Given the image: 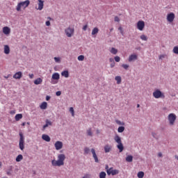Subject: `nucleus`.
<instances>
[{"instance_id":"obj_15","label":"nucleus","mask_w":178,"mask_h":178,"mask_svg":"<svg viewBox=\"0 0 178 178\" xmlns=\"http://www.w3.org/2000/svg\"><path fill=\"white\" fill-rule=\"evenodd\" d=\"M38 10H42V9H44V1L38 0Z\"/></svg>"},{"instance_id":"obj_16","label":"nucleus","mask_w":178,"mask_h":178,"mask_svg":"<svg viewBox=\"0 0 178 178\" xmlns=\"http://www.w3.org/2000/svg\"><path fill=\"white\" fill-rule=\"evenodd\" d=\"M3 33L6 35H9V34H10V28H9L8 26H4L3 28Z\"/></svg>"},{"instance_id":"obj_3","label":"nucleus","mask_w":178,"mask_h":178,"mask_svg":"<svg viewBox=\"0 0 178 178\" xmlns=\"http://www.w3.org/2000/svg\"><path fill=\"white\" fill-rule=\"evenodd\" d=\"M114 140L115 143H118L117 148L119 149L120 152H123V149H124V147H123V143H122V138H120V136L118 135H115L114 137Z\"/></svg>"},{"instance_id":"obj_41","label":"nucleus","mask_w":178,"mask_h":178,"mask_svg":"<svg viewBox=\"0 0 178 178\" xmlns=\"http://www.w3.org/2000/svg\"><path fill=\"white\" fill-rule=\"evenodd\" d=\"M165 58H166V54H161L159 56V59L160 60L165 59Z\"/></svg>"},{"instance_id":"obj_28","label":"nucleus","mask_w":178,"mask_h":178,"mask_svg":"<svg viewBox=\"0 0 178 178\" xmlns=\"http://www.w3.org/2000/svg\"><path fill=\"white\" fill-rule=\"evenodd\" d=\"M61 76H63L64 77H65L66 79H67V77H69V71H63L61 73Z\"/></svg>"},{"instance_id":"obj_31","label":"nucleus","mask_w":178,"mask_h":178,"mask_svg":"<svg viewBox=\"0 0 178 178\" xmlns=\"http://www.w3.org/2000/svg\"><path fill=\"white\" fill-rule=\"evenodd\" d=\"M106 172H101L99 173V178H106Z\"/></svg>"},{"instance_id":"obj_19","label":"nucleus","mask_w":178,"mask_h":178,"mask_svg":"<svg viewBox=\"0 0 178 178\" xmlns=\"http://www.w3.org/2000/svg\"><path fill=\"white\" fill-rule=\"evenodd\" d=\"M52 80H59L60 79V75L58 72H55L52 74L51 76Z\"/></svg>"},{"instance_id":"obj_36","label":"nucleus","mask_w":178,"mask_h":178,"mask_svg":"<svg viewBox=\"0 0 178 178\" xmlns=\"http://www.w3.org/2000/svg\"><path fill=\"white\" fill-rule=\"evenodd\" d=\"M140 39L143 41H147L148 40V38L145 35H140Z\"/></svg>"},{"instance_id":"obj_46","label":"nucleus","mask_w":178,"mask_h":178,"mask_svg":"<svg viewBox=\"0 0 178 178\" xmlns=\"http://www.w3.org/2000/svg\"><path fill=\"white\" fill-rule=\"evenodd\" d=\"M118 30L120 31L121 34L123 35V28H122V26H120L118 28Z\"/></svg>"},{"instance_id":"obj_51","label":"nucleus","mask_w":178,"mask_h":178,"mask_svg":"<svg viewBox=\"0 0 178 178\" xmlns=\"http://www.w3.org/2000/svg\"><path fill=\"white\" fill-rule=\"evenodd\" d=\"M29 76L30 77V79H33L34 78V74H29Z\"/></svg>"},{"instance_id":"obj_34","label":"nucleus","mask_w":178,"mask_h":178,"mask_svg":"<svg viewBox=\"0 0 178 178\" xmlns=\"http://www.w3.org/2000/svg\"><path fill=\"white\" fill-rule=\"evenodd\" d=\"M118 131V133H123V131H124V127H119Z\"/></svg>"},{"instance_id":"obj_37","label":"nucleus","mask_w":178,"mask_h":178,"mask_svg":"<svg viewBox=\"0 0 178 178\" xmlns=\"http://www.w3.org/2000/svg\"><path fill=\"white\" fill-rule=\"evenodd\" d=\"M115 122L117 123V124H119L120 126H124V122H121V121L119 120H115Z\"/></svg>"},{"instance_id":"obj_2","label":"nucleus","mask_w":178,"mask_h":178,"mask_svg":"<svg viewBox=\"0 0 178 178\" xmlns=\"http://www.w3.org/2000/svg\"><path fill=\"white\" fill-rule=\"evenodd\" d=\"M29 5H30L29 0H26L25 1H22L20 3H18V4L16 7V10L17 12H20L22 10V8H23L24 9H26V8H27L29 6Z\"/></svg>"},{"instance_id":"obj_20","label":"nucleus","mask_w":178,"mask_h":178,"mask_svg":"<svg viewBox=\"0 0 178 178\" xmlns=\"http://www.w3.org/2000/svg\"><path fill=\"white\" fill-rule=\"evenodd\" d=\"M4 54H6V55L10 54V48L7 44L4 45Z\"/></svg>"},{"instance_id":"obj_61","label":"nucleus","mask_w":178,"mask_h":178,"mask_svg":"<svg viewBox=\"0 0 178 178\" xmlns=\"http://www.w3.org/2000/svg\"><path fill=\"white\" fill-rule=\"evenodd\" d=\"M152 136H153V137H155V134L152 133Z\"/></svg>"},{"instance_id":"obj_12","label":"nucleus","mask_w":178,"mask_h":178,"mask_svg":"<svg viewBox=\"0 0 178 178\" xmlns=\"http://www.w3.org/2000/svg\"><path fill=\"white\" fill-rule=\"evenodd\" d=\"M167 20L170 23H172L173 22V20H175V13H171L170 14H168V15H167Z\"/></svg>"},{"instance_id":"obj_17","label":"nucleus","mask_w":178,"mask_h":178,"mask_svg":"<svg viewBox=\"0 0 178 178\" xmlns=\"http://www.w3.org/2000/svg\"><path fill=\"white\" fill-rule=\"evenodd\" d=\"M45 123L46 124L44 125H43V127H42L43 130H45V129L47 127H48L49 126H52V122H51V120H46Z\"/></svg>"},{"instance_id":"obj_44","label":"nucleus","mask_w":178,"mask_h":178,"mask_svg":"<svg viewBox=\"0 0 178 178\" xmlns=\"http://www.w3.org/2000/svg\"><path fill=\"white\" fill-rule=\"evenodd\" d=\"M54 60H55V62L59 63V62H60V58L58 57H55Z\"/></svg>"},{"instance_id":"obj_4","label":"nucleus","mask_w":178,"mask_h":178,"mask_svg":"<svg viewBox=\"0 0 178 178\" xmlns=\"http://www.w3.org/2000/svg\"><path fill=\"white\" fill-rule=\"evenodd\" d=\"M153 97L158 99L159 98H165V94L162 92L160 90L156 89L153 92Z\"/></svg>"},{"instance_id":"obj_35","label":"nucleus","mask_w":178,"mask_h":178,"mask_svg":"<svg viewBox=\"0 0 178 178\" xmlns=\"http://www.w3.org/2000/svg\"><path fill=\"white\" fill-rule=\"evenodd\" d=\"M88 154H90V148L85 147L84 148V155H87Z\"/></svg>"},{"instance_id":"obj_56","label":"nucleus","mask_w":178,"mask_h":178,"mask_svg":"<svg viewBox=\"0 0 178 178\" xmlns=\"http://www.w3.org/2000/svg\"><path fill=\"white\" fill-rule=\"evenodd\" d=\"M12 170V169L10 170V171H7V175L8 176H10L11 173H10V171Z\"/></svg>"},{"instance_id":"obj_9","label":"nucleus","mask_w":178,"mask_h":178,"mask_svg":"<svg viewBox=\"0 0 178 178\" xmlns=\"http://www.w3.org/2000/svg\"><path fill=\"white\" fill-rule=\"evenodd\" d=\"M136 27L140 31H143L145 27V22L144 21H138L136 24Z\"/></svg>"},{"instance_id":"obj_18","label":"nucleus","mask_w":178,"mask_h":178,"mask_svg":"<svg viewBox=\"0 0 178 178\" xmlns=\"http://www.w3.org/2000/svg\"><path fill=\"white\" fill-rule=\"evenodd\" d=\"M42 138L44 141H47V143H49V141H51V138L47 134L42 135Z\"/></svg>"},{"instance_id":"obj_50","label":"nucleus","mask_w":178,"mask_h":178,"mask_svg":"<svg viewBox=\"0 0 178 178\" xmlns=\"http://www.w3.org/2000/svg\"><path fill=\"white\" fill-rule=\"evenodd\" d=\"M46 26H51V22L47 21V22H46Z\"/></svg>"},{"instance_id":"obj_42","label":"nucleus","mask_w":178,"mask_h":178,"mask_svg":"<svg viewBox=\"0 0 178 178\" xmlns=\"http://www.w3.org/2000/svg\"><path fill=\"white\" fill-rule=\"evenodd\" d=\"M122 67L125 69V70H127L129 69V65L127 64H122Z\"/></svg>"},{"instance_id":"obj_54","label":"nucleus","mask_w":178,"mask_h":178,"mask_svg":"<svg viewBox=\"0 0 178 178\" xmlns=\"http://www.w3.org/2000/svg\"><path fill=\"white\" fill-rule=\"evenodd\" d=\"M10 115H15V113H16V111L14 110V111H11L10 112Z\"/></svg>"},{"instance_id":"obj_14","label":"nucleus","mask_w":178,"mask_h":178,"mask_svg":"<svg viewBox=\"0 0 178 178\" xmlns=\"http://www.w3.org/2000/svg\"><path fill=\"white\" fill-rule=\"evenodd\" d=\"M104 152L108 154V152H111L112 151V145L107 144L104 146Z\"/></svg>"},{"instance_id":"obj_11","label":"nucleus","mask_w":178,"mask_h":178,"mask_svg":"<svg viewBox=\"0 0 178 178\" xmlns=\"http://www.w3.org/2000/svg\"><path fill=\"white\" fill-rule=\"evenodd\" d=\"M13 79H15V80H20L22 77H23V73L22 72H17L13 75Z\"/></svg>"},{"instance_id":"obj_39","label":"nucleus","mask_w":178,"mask_h":178,"mask_svg":"<svg viewBox=\"0 0 178 178\" xmlns=\"http://www.w3.org/2000/svg\"><path fill=\"white\" fill-rule=\"evenodd\" d=\"M78 60H79V61H83V60H84V56H83V55L79 56H78Z\"/></svg>"},{"instance_id":"obj_30","label":"nucleus","mask_w":178,"mask_h":178,"mask_svg":"<svg viewBox=\"0 0 178 178\" xmlns=\"http://www.w3.org/2000/svg\"><path fill=\"white\" fill-rule=\"evenodd\" d=\"M127 162H133V156L129 155L126 157Z\"/></svg>"},{"instance_id":"obj_43","label":"nucleus","mask_w":178,"mask_h":178,"mask_svg":"<svg viewBox=\"0 0 178 178\" xmlns=\"http://www.w3.org/2000/svg\"><path fill=\"white\" fill-rule=\"evenodd\" d=\"M115 62H120V57H119L118 56H116L115 58H114Z\"/></svg>"},{"instance_id":"obj_7","label":"nucleus","mask_w":178,"mask_h":178,"mask_svg":"<svg viewBox=\"0 0 178 178\" xmlns=\"http://www.w3.org/2000/svg\"><path fill=\"white\" fill-rule=\"evenodd\" d=\"M177 116L175 115V113H170L168 115V119L169 120V123L170 126H173L175 124V122H176Z\"/></svg>"},{"instance_id":"obj_53","label":"nucleus","mask_w":178,"mask_h":178,"mask_svg":"<svg viewBox=\"0 0 178 178\" xmlns=\"http://www.w3.org/2000/svg\"><path fill=\"white\" fill-rule=\"evenodd\" d=\"M109 62L113 63V62H115V60L113 58H109Z\"/></svg>"},{"instance_id":"obj_25","label":"nucleus","mask_w":178,"mask_h":178,"mask_svg":"<svg viewBox=\"0 0 178 178\" xmlns=\"http://www.w3.org/2000/svg\"><path fill=\"white\" fill-rule=\"evenodd\" d=\"M48 106V103L44 102L40 104V109H46Z\"/></svg>"},{"instance_id":"obj_1","label":"nucleus","mask_w":178,"mask_h":178,"mask_svg":"<svg viewBox=\"0 0 178 178\" xmlns=\"http://www.w3.org/2000/svg\"><path fill=\"white\" fill-rule=\"evenodd\" d=\"M65 159H66V155L60 154L57 156V160H52V166H63L65 165Z\"/></svg>"},{"instance_id":"obj_49","label":"nucleus","mask_w":178,"mask_h":178,"mask_svg":"<svg viewBox=\"0 0 178 178\" xmlns=\"http://www.w3.org/2000/svg\"><path fill=\"white\" fill-rule=\"evenodd\" d=\"M83 178H90V175L89 174H86Z\"/></svg>"},{"instance_id":"obj_45","label":"nucleus","mask_w":178,"mask_h":178,"mask_svg":"<svg viewBox=\"0 0 178 178\" xmlns=\"http://www.w3.org/2000/svg\"><path fill=\"white\" fill-rule=\"evenodd\" d=\"M114 20L115 22H120V19H119V17L118 16L115 17Z\"/></svg>"},{"instance_id":"obj_24","label":"nucleus","mask_w":178,"mask_h":178,"mask_svg":"<svg viewBox=\"0 0 178 178\" xmlns=\"http://www.w3.org/2000/svg\"><path fill=\"white\" fill-rule=\"evenodd\" d=\"M15 119L16 122H19L20 119H23V115L22 114H17L15 117Z\"/></svg>"},{"instance_id":"obj_62","label":"nucleus","mask_w":178,"mask_h":178,"mask_svg":"<svg viewBox=\"0 0 178 178\" xmlns=\"http://www.w3.org/2000/svg\"><path fill=\"white\" fill-rule=\"evenodd\" d=\"M137 108H140V104H137Z\"/></svg>"},{"instance_id":"obj_10","label":"nucleus","mask_w":178,"mask_h":178,"mask_svg":"<svg viewBox=\"0 0 178 178\" xmlns=\"http://www.w3.org/2000/svg\"><path fill=\"white\" fill-rule=\"evenodd\" d=\"M54 147H55L56 151H59V149H62V148H63V143L58 140L55 143Z\"/></svg>"},{"instance_id":"obj_27","label":"nucleus","mask_w":178,"mask_h":178,"mask_svg":"<svg viewBox=\"0 0 178 178\" xmlns=\"http://www.w3.org/2000/svg\"><path fill=\"white\" fill-rule=\"evenodd\" d=\"M16 162H21V161H23V155L22 154H19L16 159H15Z\"/></svg>"},{"instance_id":"obj_60","label":"nucleus","mask_w":178,"mask_h":178,"mask_svg":"<svg viewBox=\"0 0 178 178\" xmlns=\"http://www.w3.org/2000/svg\"><path fill=\"white\" fill-rule=\"evenodd\" d=\"M22 126H26V122H23V123L22 124Z\"/></svg>"},{"instance_id":"obj_23","label":"nucleus","mask_w":178,"mask_h":178,"mask_svg":"<svg viewBox=\"0 0 178 178\" xmlns=\"http://www.w3.org/2000/svg\"><path fill=\"white\" fill-rule=\"evenodd\" d=\"M99 32V29L97 27H95L92 31V35H95Z\"/></svg>"},{"instance_id":"obj_63","label":"nucleus","mask_w":178,"mask_h":178,"mask_svg":"<svg viewBox=\"0 0 178 178\" xmlns=\"http://www.w3.org/2000/svg\"><path fill=\"white\" fill-rule=\"evenodd\" d=\"M49 20H51V17H48L47 18Z\"/></svg>"},{"instance_id":"obj_6","label":"nucleus","mask_w":178,"mask_h":178,"mask_svg":"<svg viewBox=\"0 0 178 178\" xmlns=\"http://www.w3.org/2000/svg\"><path fill=\"white\" fill-rule=\"evenodd\" d=\"M19 149H21V151H23V149H24V136H23V134L22 132L19 133Z\"/></svg>"},{"instance_id":"obj_59","label":"nucleus","mask_w":178,"mask_h":178,"mask_svg":"<svg viewBox=\"0 0 178 178\" xmlns=\"http://www.w3.org/2000/svg\"><path fill=\"white\" fill-rule=\"evenodd\" d=\"M9 76L10 75H8L7 76H4V79H9Z\"/></svg>"},{"instance_id":"obj_48","label":"nucleus","mask_w":178,"mask_h":178,"mask_svg":"<svg viewBox=\"0 0 178 178\" xmlns=\"http://www.w3.org/2000/svg\"><path fill=\"white\" fill-rule=\"evenodd\" d=\"M88 27V25L86 24V25H84L83 27V31H86L87 30V28Z\"/></svg>"},{"instance_id":"obj_32","label":"nucleus","mask_w":178,"mask_h":178,"mask_svg":"<svg viewBox=\"0 0 178 178\" xmlns=\"http://www.w3.org/2000/svg\"><path fill=\"white\" fill-rule=\"evenodd\" d=\"M111 53L113 54V55H116V54H118V49H115V47H112Z\"/></svg>"},{"instance_id":"obj_29","label":"nucleus","mask_w":178,"mask_h":178,"mask_svg":"<svg viewBox=\"0 0 178 178\" xmlns=\"http://www.w3.org/2000/svg\"><path fill=\"white\" fill-rule=\"evenodd\" d=\"M86 133L88 136H89L90 137H92V130L91 129V128L87 129Z\"/></svg>"},{"instance_id":"obj_33","label":"nucleus","mask_w":178,"mask_h":178,"mask_svg":"<svg viewBox=\"0 0 178 178\" xmlns=\"http://www.w3.org/2000/svg\"><path fill=\"white\" fill-rule=\"evenodd\" d=\"M137 177H138V178H143V177H144V172H143V171L138 172V175H137Z\"/></svg>"},{"instance_id":"obj_57","label":"nucleus","mask_w":178,"mask_h":178,"mask_svg":"<svg viewBox=\"0 0 178 178\" xmlns=\"http://www.w3.org/2000/svg\"><path fill=\"white\" fill-rule=\"evenodd\" d=\"M49 99H51V97L47 96L46 97V101H49Z\"/></svg>"},{"instance_id":"obj_55","label":"nucleus","mask_w":178,"mask_h":178,"mask_svg":"<svg viewBox=\"0 0 178 178\" xmlns=\"http://www.w3.org/2000/svg\"><path fill=\"white\" fill-rule=\"evenodd\" d=\"M158 156H159V158H162V152H159V153H158Z\"/></svg>"},{"instance_id":"obj_40","label":"nucleus","mask_w":178,"mask_h":178,"mask_svg":"<svg viewBox=\"0 0 178 178\" xmlns=\"http://www.w3.org/2000/svg\"><path fill=\"white\" fill-rule=\"evenodd\" d=\"M70 112L72 113V116H74V109L73 107L70 108Z\"/></svg>"},{"instance_id":"obj_26","label":"nucleus","mask_w":178,"mask_h":178,"mask_svg":"<svg viewBox=\"0 0 178 178\" xmlns=\"http://www.w3.org/2000/svg\"><path fill=\"white\" fill-rule=\"evenodd\" d=\"M115 80L117 81V84H120L122 83V76H117L115 77Z\"/></svg>"},{"instance_id":"obj_64","label":"nucleus","mask_w":178,"mask_h":178,"mask_svg":"<svg viewBox=\"0 0 178 178\" xmlns=\"http://www.w3.org/2000/svg\"><path fill=\"white\" fill-rule=\"evenodd\" d=\"M108 165H106V169L107 170H108Z\"/></svg>"},{"instance_id":"obj_52","label":"nucleus","mask_w":178,"mask_h":178,"mask_svg":"<svg viewBox=\"0 0 178 178\" xmlns=\"http://www.w3.org/2000/svg\"><path fill=\"white\" fill-rule=\"evenodd\" d=\"M111 67H115V61L110 65Z\"/></svg>"},{"instance_id":"obj_58","label":"nucleus","mask_w":178,"mask_h":178,"mask_svg":"<svg viewBox=\"0 0 178 178\" xmlns=\"http://www.w3.org/2000/svg\"><path fill=\"white\" fill-rule=\"evenodd\" d=\"M96 133H97V134H99V133H100L99 130V129H97Z\"/></svg>"},{"instance_id":"obj_21","label":"nucleus","mask_w":178,"mask_h":178,"mask_svg":"<svg viewBox=\"0 0 178 178\" xmlns=\"http://www.w3.org/2000/svg\"><path fill=\"white\" fill-rule=\"evenodd\" d=\"M137 59V55L136 54H131V56H129V62H133V60H136Z\"/></svg>"},{"instance_id":"obj_47","label":"nucleus","mask_w":178,"mask_h":178,"mask_svg":"<svg viewBox=\"0 0 178 178\" xmlns=\"http://www.w3.org/2000/svg\"><path fill=\"white\" fill-rule=\"evenodd\" d=\"M62 95V92H60V91H57L56 92V95H57V97H60V95Z\"/></svg>"},{"instance_id":"obj_5","label":"nucleus","mask_w":178,"mask_h":178,"mask_svg":"<svg viewBox=\"0 0 178 178\" xmlns=\"http://www.w3.org/2000/svg\"><path fill=\"white\" fill-rule=\"evenodd\" d=\"M65 33L67 37L70 38L71 37H73L74 34V28H70V26H69L68 28L65 29Z\"/></svg>"},{"instance_id":"obj_22","label":"nucleus","mask_w":178,"mask_h":178,"mask_svg":"<svg viewBox=\"0 0 178 178\" xmlns=\"http://www.w3.org/2000/svg\"><path fill=\"white\" fill-rule=\"evenodd\" d=\"M42 83V79L41 78H38L34 81V84L35 86H38L39 84H41Z\"/></svg>"},{"instance_id":"obj_8","label":"nucleus","mask_w":178,"mask_h":178,"mask_svg":"<svg viewBox=\"0 0 178 178\" xmlns=\"http://www.w3.org/2000/svg\"><path fill=\"white\" fill-rule=\"evenodd\" d=\"M106 172L108 176H111V175H112V176L119 175V170H113V168H110L107 169Z\"/></svg>"},{"instance_id":"obj_38","label":"nucleus","mask_w":178,"mask_h":178,"mask_svg":"<svg viewBox=\"0 0 178 178\" xmlns=\"http://www.w3.org/2000/svg\"><path fill=\"white\" fill-rule=\"evenodd\" d=\"M172 51H173V53H174V54H177L178 55V46L174 47Z\"/></svg>"},{"instance_id":"obj_13","label":"nucleus","mask_w":178,"mask_h":178,"mask_svg":"<svg viewBox=\"0 0 178 178\" xmlns=\"http://www.w3.org/2000/svg\"><path fill=\"white\" fill-rule=\"evenodd\" d=\"M91 152L92 154V157L95 159V162H96V163H98V162H99V160H98V156H97V153H95V149L94 148L91 149Z\"/></svg>"}]
</instances>
